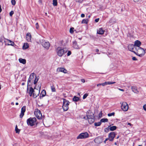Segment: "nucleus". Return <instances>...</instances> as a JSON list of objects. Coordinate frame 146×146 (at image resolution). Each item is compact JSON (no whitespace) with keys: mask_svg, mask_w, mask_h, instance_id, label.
I'll return each mask as SVG.
<instances>
[{"mask_svg":"<svg viewBox=\"0 0 146 146\" xmlns=\"http://www.w3.org/2000/svg\"><path fill=\"white\" fill-rule=\"evenodd\" d=\"M34 91V90L32 87H30L29 88V94L30 96H31L32 95H33V93Z\"/></svg>","mask_w":146,"mask_h":146,"instance_id":"aec40b11","label":"nucleus"},{"mask_svg":"<svg viewBox=\"0 0 146 146\" xmlns=\"http://www.w3.org/2000/svg\"><path fill=\"white\" fill-rule=\"evenodd\" d=\"M137 47L136 46H134V47L133 49V51H134V52H133L134 53H135V54H136V53H137V52L138 49V48H137Z\"/></svg>","mask_w":146,"mask_h":146,"instance_id":"72a5a7b5","label":"nucleus"},{"mask_svg":"<svg viewBox=\"0 0 146 146\" xmlns=\"http://www.w3.org/2000/svg\"><path fill=\"white\" fill-rule=\"evenodd\" d=\"M89 134L87 132L82 133L80 134L77 137V139H85L88 137Z\"/></svg>","mask_w":146,"mask_h":146,"instance_id":"0eeeda50","label":"nucleus"},{"mask_svg":"<svg viewBox=\"0 0 146 146\" xmlns=\"http://www.w3.org/2000/svg\"><path fill=\"white\" fill-rule=\"evenodd\" d=\"M94 142L96 143H100L102 142L101 138L100 137L96 138L94 140Z\"/></svg>","mask_w":146,"mask_h":146,"instance_id":"f3484780","label":"nucleus"},{"mask_svg":"<svg viewBox=\"0 0 146 146\" xmlns=\"http://www.w3.org/2000/svg\"><path fill=\"white\" fill-rule=\"evenodd\" d=\"M118 90H119L120 91H123V92H124V90L123 89H121V88H118Z\"/></svg>","mask_w":146,"mask_h":146,"instance_id":"6e6d98bb","label":"nucleus"},{"mask_svg":"<svg viewBox=\"0 0 146 146\" xmlns=\"http://www.w3.org/2000/svg\"><path fill=\"white\" fill-rule=\"evenodd\" d=\"M137 48L138 49L136 54L140 57L142 56L145 53V50L143 49L140 47H137Z\"/></svg>","mask_w":146,"mask_h":146,"instance_id":"7ed1b4c3","label":"nucleus"},{"mask_svg":"<svg viewBox=\"0 0 146 146\" xmlns=\"http://www.w3.org/2000/svg\"><path fill=\"white\" fill-rule=\"evenodd\" d=\"M26 38V40L28 42H31V36L30 33H28L27 34Z\"/></svg>","mask_w":146,"mask_h":146,"instance_id":"ddd939ff","label":"nucleus"},{"mask_svg":"<svg viewBox=\"0 0 146 146\" xmlns=\"http://www.w3.org/2000/svg\"><path fill=\"white\" fill-rule=\"evenodd\" d=\"M121 109L124 111H127L128 109V105L125 102H123L121 106Z\"/></svg>","mask_w":146,"mask_h":146,"instance_id":"1a4fd4ad","label":"nucleus"},{"mask_svg":"<svg viewBox=\"0 0 146 146\" xmlns=\"http://www.w3.org/2000/svg\"><path fill=\"white\" fill-rule=\"evenodd\" d=\"M71 54V52L70 51H68L67 53V56H70Z\"/></svg>","mask_w":146,"mask_h":146,"instance_id":"49530a36","label":"nucleus"},{"mask_svg":"<svg viewBox=\"0 0 146 146\" xmlns=\"http://www.w3.org/2000/svg\"><path fill=\"white\" fill-rule=\"evenodd\" d=\"M79 99L80 98H79L76 96H74L73 98V101L75 102H77Z\"/></svg>","mask_w":146,"mask_h":146,"instance_id":"cd10ccee","label":"nucleus"},{"mask_svg":"<svg viewBox=\"0 0 146 146\" xmlns=\"http://www.w3.org/2000/svg\"><path fill=\"white\" fill-rule=\"evenodd\" d=\"M108 119L107 118H103L102 119L100 120L101 122H106L108 121Z\"/></svg>","mask_w":146,"mask_h":146,"instance_id":"c85d7f7f","label":"nucleus"},{"mask_svg":"<svg viewBox=\"0 0 146 146\" xmlns=\"http://www.w3.org/2000/svg\"><path fill=\"white\" fill-rule=\"evenodd\" d=\"M36 27L37 29H38L39 28V26L38 23H37L36 24Z\"/></svg>","mask_w":146,"mask_h":146,"instance_id":"a18cd8bd","label":"nucleus"},{"mask_svg":"<svg viewBox=\"0 0 146 146\" xmlns=\"http://www.w3.org/2000/svg\"><path fill=\"white\" fill-rule=\"evenodd\" d=\"M106 85V82H105L104 83H102V86H105V85Z\"/></svg>","mask_w":146,"mask_h":146,"instance_id":"3c124183","label":"nucleus"},{"mask_svg":"<svg viewBox=\"0 0 146 146\" xmlns=\"http://www.w3.org/2000/svg\"><path fill=\"white\" fill-rule=\"evenodd\" d=\"M2 11V9L1 8V5H0V13H1V12Z\"/></svg>","mask_w":146,"mask_h":146,"instance_id":"bf43d9fd","label":"nucleus"},{"mask_svg":"<svg viewBox=\"0 0 146 146\" xmlns=\"http://www.w3.org/2000/svg\"><path fill=\"white\" fill-rule=\"evenodd\" d=\"M128 125H129L130 126L132 125V124L130 123H128Z\"/></svg>","mask_w":146,"mask_h":146,"instance_id":"052dcab7","label":"nucleus"},{"mask_svg":"<svg viewBox=\"0 0 146 146\" xmlns=\"http://www.w3.org/2000/svg\"><path fill=\"white\" fill-rule=\"evenodd\" d=\"M35 87H36V89L40 91L41 88V84H39L37 86H36V85Z\"/></svg>","mask_w":146,"mask_h":146,"instance_id":"473e14b6","label":"nucleus"},{"mask_svg":"<svg viewBox=\"0 0 146 146\" xmlns=\"http://www.w3.org/2000/svg\"><path fill=\"white\" fill-rule=\"evenodd\" d=\"M25 83L24 82H23V83H22V85H23H23H25Z\"/></svg>","mask_w":146,"mask_h":146,"instance_id":"680f3d73","label":"nucleus"},{"mask_svg":"<svg viewBox=\"0 0 146 146\" xmlns=\"http://www.w3.org/2000/svg\"><path fill=\"white\" fill-rule=\"evenodd\" d=\"M29 47V45L27 43H25L23 47V48L24 49H25Z\"/></svg>","mask_w":146,"mask_h":146,"instance_id":"a878e982","label":"nucleus"},{"mask_svg":"<svg viewBox=\"0 0 146 146\" xmlns=\"http://www.w3.org/2000/svg\"><path fill=\"white\" fill-rule=\"evenodd\" d=\"M34 114L36 117L38 119H41L42 116L40 111L37 109L35 110L34 111Z\"/></svg>","mask_w":146,"mask_h":146,"instance_id":"423d86ee","label":"nucleus"},{"mask_svg":"<svg viewBox=\"0 0 146 146\" xmlns=\"http://www.w3.org/2000/svg\"><path fill=\"white\" fill-rule=\"evenodd\" d=\"M15 130L16 132V133H19V132L20 131V129H18L17 128V125H16V127H15Z\"/></svg>","mask_w":146,"mask_h":146,"instance_id":"c9c22d12","label":"nucleus"},{"mask_svg":"<svg viewBox=\"0 0 146 146\" xmlns=\"http://www.w3.org/2000/svg\"><path fill=\"white\" fill-rule=\"evenodd\" d=\"M7 40L9 42L8 43L9 44H8V45L13 46L14 44V43L13 42L8 39H7Z\"/></svg>","mask_w":146,"mask_h":146,"instance_id":"c756f323","label":"nucleus"},{"mask_svg":"<svg viewBox=\"0 0 146 146\" xmlns=\"http://www.w3.org/2000/svg\"><path fill=\"white\" fill-rule=\"evenodd\" d=\"M134 45H133L132 44H129L128 45V48L129 50L132 52H134V51H133V48H134Z\"/></svg>","mask_w":146,"mask_h":146,"instance_id":"2eb2a0df","label":"nucleus"},{"mask_svg":"<svg viewBox=\"0 0 146 146\" xmlns=\"http://www.w3.org/2000/svg\"><path fill=\"white\" fill-rule=\"evenodd\" d=\"M98 51H99V50H98V49H96V52H98Z\"/></svg>","mask_w":146,"mask_h":146,"instance_id":"e2e57ef3","label":"nucleus"},{"mask_svg":"<svg viewBox=\"0 0 146 146\" xmlns=\"http://www.w3.org/2000/svg\"><path fill=\"white\" fill-rule=\"evenodd\" d=\"M99 20V18H97L95 19V21L96 22H98Z\"/></svg>","mask_w":146,"mask_h":146,"instance_id":"864d4df0","label":"nucleus"},{"mask_svg":"<svg viewBox=\"0 0 146 146\" xmlns=\"http://www.w3.org/2000/svg\"><path fill=\"white\" fill-rule=\"evenodd\" d=\"M104 33V31L102 29V28H100L97 32L98 34L100 35L103 34Z\"/></svg>","mask_w":146,"mask_h":146,"instance_id":"412c9836","label":"nucleus"},{"mask_svg":"<svg viewBox=\"0 0 146 146\" xmlns=\"http://www.w3.org/2000/svg\"><path fill=\"white\" fill-rule=\"evenodd\" d=\"M66 48H62L60 47H58L56 49V52L57 55L59 56H62L67 52Z\"/></svg>","mask_w":146,"mask_h":146,"instance_id":"f257e3e1","label":"nucleus"},{"mask_svg":"<svg viewBox=\"0 0 146 146\" xmlns=\"http://www.w3.org/2000/svg\"><path fill=\"white\" fill-rule=\"evenodd\" d=\"M14 11H11L10 13H9V15L10 16H12L14 14Z\"/></svg>","mask_w":146,"mask_h":146,"instance_id":"c03bdc74","label":"nucleus"},{"mask_svg":"<svg viewBox=\"0 0 146 146\" xmlns=\"http://www.w3.org/2000/svg\"><path fill=\"white\" fill-rule=\"evenodd\" d=\"M132 59L133 60H137V59L135 57H133L132 58Z\"/></svg>","mask_w":146,"mask_h":146,"instance_id":"09e8293b","label":"nucleus"},{"mask_svg":"<svg viewBox=\"0 0 146 146\" xmlns=\"http://www.w3.org/2000/svg\"><path fill=\"white\" fill-rule=\"evenodd\" d=\"M38 78L36 76L35 78V80L34 82V84H36V83H37L38 81Z\"/></svg>","mask_w":146,"mask_h":146,"instance_id":"f704fd0d","label":"nucleus"},{"mask_svg":"<svg viewBox=\"0 0 146 146\" xmlns=\"http://www.w3.org/2000/svg\"><path fill=\"white\" fill-rule=\"evenodd\" d=\"M26 111V107L23 106L22 107L21 109V113L20 115V118H22L24 115V113Z\"/></svg>","mask_w":146,"mask_h":146,"instance_id":"f8f14e48","label":"nucleus"},{"mask_svg":"<svg viewBox=\"0 0 146 146\" xmlns=\"http://www.w3.org/2000/svg\"><path fill=\"white\" fill-rule=\"evenodd\" d=\"M115 114V113L114 112H112L111 113H109L108 114V115L110 117L112 116H114Z\"/></svg>","mask_w":146,"mask_h":146,"instance_id":"ea45409f","label":"nucleus"},{"mask_svg":"<svg viewBox=\"0 0 146 146\" xmlns=\"http://www.w3.org/2000/svg\"><path fill=\"white\" fill-rule=\"evenodd\" d=\"M100 85L99 84H97V86L98 87V86H100V85Z\"/></svg>","mask_w":146,"mask_h":146,"instance_id":"0e129e2a","label":"nucleus"},{"mask_svg":"<svg viewBox=\"0 0 146 146\" xmlns=\"http://www.w3.org/2000/svg\"><path fill=\"white\" fill-rule=\"evenodd\" d=\"M83 0H76V2L80 3H82Z\"/></svg>","mask_w":146,"mask_h":146,"instance_id":"37998d69","label":"nucleus"},{"mask_svg":"<svg viewBox=\"0 0 146 146\" xmlns=\"http://www.w3.org/2000/svg\"><path fill=\"white\" fill-rule=\"evenodd\" d=\"M119 138V136H117V137L116 138H117V139H118Z\"/></svg>","mask_w":146,"mask_h":146,"instance_id":"774afa93","label":"nucleus"},{"mask_svg":"<svg viewBox=\"0 0 146 146\" xmlns=\"http://www.w3.org/2000/svg\"><path fill=\"white\" fill-rule=\"evenodd\" d=\"M102 111H101L100 112L99 114V117H101L102 116Z\"/></svg>","mask_w":146,"mask_h":146,"instance_id":"603ef678","label":"nucleus"},{"mask_svg":"<svg viewBox=\"0 0 146 146\" xmlns=\"http://www.w3.org/2000/svg\"><path fill=\"white\" fill-rule=\"evenodd\" d=\"M108 139L109 140V138L106 139L104 141V142L105 143H106V141H107V140H108Z\"/></svg>","mask_w":146,"mask_h":146,"instance_id":"4d7b16f0","label":"nucleus"},{"mask_svg":"<svg viewBox=\"0 0 146 146\" xmlns=\"http://www.w3.org/2000/svg\"><path fill=\"white\" fill-rule=\"evenodd\" d=\"M101 124V122L100 121V122H96L94 123V125L96 126H100Z\"/></svg>","mask_w":146,"mask_h":146,"instance_id":"2f4dec72","label":"nucleus"},{"mask_svg":"<svg viewBox=\"0 0 146 146\" xmlns=\"http://www.w3.org/2000/svg\"><path fill=\"white\" fill-rule=\"evenodd\" d=\"M34 73H31L30 76L29 77V80L28 81V84L29 83H30L31 82V80H32V79L33 78H34Z\"/></svg>","mask_w":146,"mask_h":146,"instance_id":"6ab92c4d","label":"nucleus"},{"mask_svg":"<svg viewBox=\"0 0 146 146\" xmlns=\"http://www.w3.org/2000/svg\"><path fill=\"white\" fill-rule=\"evenodd\" d=\"M57 71L58 72H62L64 73H66L67 72L66 70L63 68H58L57 69Z\"/></svg>","mask_w":146,"mask_h":146,"instance_id":"4468645a","label":"nucleus"},{"mask_svg":"<svg viewBox=\"0 0 146 146\" xmlns=\"http://www.w3.org/2000/svg\"><path fill=\"white\" fill-rule=\"evenodd\" d=\"M81 81L82 82L84 83L85 82V80L84 79H82Z\"/></svg>","mask_w":146,"mask_h":146,"instance_id":"13d9d810","label":"nucleus"},{"mask_svg":"<svg viewBox=\"0 0 146 146\" xmlns=\"http://www.w3.org/2000/svg\"><path fill=\"white\" fill-rule=\"evenodd\" d=\"M87 117L88 122L90 124H91L94 122V116L93 113H91L90 115H87Z\"/></svg>","mask_w":146,"mask_h":146,"instance_id":"39448f33","label":"nucleus"},{"mask_svg":"<svg viewBox=\"0 0 146 146\" xmlns=\"http://www.w3.org/2000/svg\"><path fill=\"white\" fill-rule=\"evenodd\" d=\"M46 94V91L45 90H43L41 92L40 96L42 95V96H40V98H41L42 97H44Z\"/></svg>","mask_w":146,"mask_h":146,"instance_id":"b1692460","label":"nucleus"},{"mask_svg":"<svg viewBox=\"0 0 146 146\" xmlns=\"http://www.w3.org/2000/svg\"><path fill=\"white\" fill-rule=\"evenodd\" d=\"M108 127L109 128V129L111 131H113L115 130L117 128V127L115 126H110Z\"/></svg>","mask_w":146,"mask_h":146,"instance_id":"393cba45","label":"nucleus"},{"mask_svg":"<svg viewBox=\"0 0 146 146\" xmlns=\"http://www.w3.org/2000/svg\"><path fill=\"white\" fill-rule=\"evenodd\" d=\"M143 108L144 110L146 111V104L144 105L143 106Z\"/></svg>","mask_w":146,"mask_h":146,"instance_id":"8fccbe9b","label":"nucleus"},{"mask_svg":"<svg viewBox=\"0 0 146 146\" xmlns=\"http://www.w3.org/2000/svg\"><path fill=\"white\" fill-rule=\"evenodd\" d=\"M53 5L54 6H56L57 5V0H53Z\"/></svg>","mask_w":146,"mask_h":146,"instance_id":"7c9ffc66","label":"nucleus"},{"mask_svg":"<svg viewBox=\"0 0 146 146\" xmlns=\"http://www.w3.org/2000/svg\"><path fill=\"white\" fill-rule=\"evenodd\" d=\"M116 135L114 132H112L110 133L108 135V138L109 141H113Z\"/></svg>","mask_w":146,"mask_h":146,"instance_id":"9d476101","label":"nucleus"},{"mask_svg":"<svg viewBox=\"0 0 146 146\" xmlns=\"http://www.w3.org/2000/svg\"><path fill=\"white\" fill-rule=\"evenodd\" d=\"M131 89L132 91L135 93L137 94L139 92V91L137 90V88L136 86H132Z\"/></svg>","mask_w":146,"mask_h":146,"instance_id":"dca6fc26","label":"nucleus"},{"mask_svg":"<svg viewBox=\"0 0 146 146\" xmlns=\"http://www.w3.org/2000/svg\"><path fill=\"white\" fill-rule=\"evenodd\" d=\"M81 17L83 18L85 17V15L84 14H82L81 15Z\"/></svg>","mask_w":146,"mask_h":146,"instance_id":"5fc2aeb1","label":"nucleus"},{"mask_svg":"<svg viewBox=\"0 0 146 146\" xmlns=\"http://www.w3.org/2000/svg\"><path fill=\"white\" fill-rule=\"evenodd\" d=\"M99 84V85H100V86H102V83H100V84Z\"/></svg>","mask_w":146,"mask_h":146,"instance_id":"338daca9","label":"nucleus"},{"mask_svg":"<svg viewBox=\"0 0 146 146\" xmlns=\"http://www.w3.org/2000/svg\"><path fill=\"white\" fill-rule=\"evenodd\" d=\"M16 104V105H18L19 104H18V103L17 102V103H16V104Z\"/></svg>","mask_w":146,"mask_h":146,"instance_id":"69168bd1","label":"nucleus"},{"mask_svg":"<svg viewBox=\"0 0 146 146\" xmlns=\"http://www.w3.org/2000/svg\"><path fill=\"white\" fill-rule=\"evenodd\" d=\"M89 20L88 19H83L82 20V23L83 24H87Z\"/></svg>","mask_w":146,"mask_h":146,"instance_id":"bb28decb","label":"nucleus"},{"mask_svg":"<svg viewBox=\"0 0 146 146\" xmlns=\"http://www.w3.org/2000/svg\"><path fill=\"white\" fill-rule=\"evenodd\" d=\"M73 47L76 49H79V48L77 45V42L76 41H74L73 42Z\"/></svg>","mask_w":146,"mask_h":146,"instance_id":"4be33fe9","label":"nucleus"},{"mask_svg":"<svg viewBox=\"0 0 146 146\" xmlns=\"http://www.w3.org/2000/svg\"><path fill=\"white\" fill-rule=\"evenodd\" d=\"M19 60L20 63H22L23 64H25L26 63V60L25 59L20 58L19 59Z\"/></svg>","mask_w":146,"mask_h":146,"instance_id":"5701e85b","label":"nucleus"},{"mask_svg":"<svg viewBox=\"0 0 146 146\" xmlns=\"http://www.w3.org/2000/svg\"><path fill=\"white\" fill-rule=\"evenodd\" d=\"M74 28H71L70 29V33L71 34H72L74 33Z\"/></svg>","mask_w":146,"mask_h":146,"instance_id":"58836bf2","label":"nucleus"},{"mask_svg":"<svg viewBox=\"0 0 146 146\" xmlns=\"http://www.w3.org/2000/svg\"><path fill=\"white\" fill-rule=\"evenodd\" d=\"M88 96V94H85L83 97V99H85Z\"/></svg>","mask_w":146,"mask_h":146,"instance_id":"79ce46f5","label":"nucleus"},{"mask_svg":"<svg viewBox=\"0 0 146 146\" xmlns=\"http://www.w3.org/2000/svg\"><path fill=\"white\" fill-rule=\"evenodd\" d=\"M106 85L108 84H113L115 83V82H106Z\"/></svg>","mask_w":146,"mask_h":146,"instance_id":"e433bc0d","label":"nucleus"},{"mask_svg":"<svg viewBox=\"0 0 146 146\" xmlns=\"http://www.w3.org/2000/svg\"><path fill=\"white\" fill-rule=\"evenodd\" d=\"M40 42L44 48L47 49L49 48L50 45L49 43L48 42L44 40H42Z\"/></svg>","mask_w":146,"mask_h":146,"instance_id":"6e6552de","label":"nucleus"},{"mask_svg":"<svg viewBox=\"0 0 146 146\" xmlns=\"http://www.w3.org/2000/svg\"><path fill=\"white\" fill-rule=\"evenodd\" d=\"M3 36H1L0 38V42H2L3 40Z\"/></svg>","mask_w":146,"mask_h":146,"instance_id":"de8ad7c7","label":"nucleus"},{"mask_svg":"<svg viewBox=\"0 0 146 146\" xmlns=\"http://www.w3.org/2000/svg\"><path fill=\"white\" fill-rule=\"evenodd\" d=\"M63 105L62 108L64 111H67L68 109V105L70 104V102L66 100L65 99H63Z\"/></svg>","mask_w":146,"mask_h":146,"instance_id":"20e7f679","label":"nucleus"},{"mask_svg":"<svg viewBox=\"0 0 146 146\" xmlns=\"http://www.w3.org/2000/svg\"><path fill=\"white\" fill-rule=\"evenodd\" d=\"M34 89V91L33 93V97L34 98H35L39 95L40 91L36 89V87H35Z\"/></svg>","mask_w":146,"mask_h":146,"instance_id":"9b49d317","label":"nucleus"},{"mask_svg":"<svg viewBox=\"0 0 146 146\" xmlns=\"http://www.w3.org/2000/svg\"><path fill=\"white\" fill-rule=\"evenodd\" d=\"M11 3H12V4L13 5H15L16 4V1L15 0H12L11 1Z\"/></svg>","mask_w":146,"mask_h":146,"instance_id":"a19ab883","label":"nucleus"},{"mask_svg":"<svg viewBox=\"0 0 146 146\" xmlns=\"http://www.w3.org/2000/svg\"><path fill=\"white\" fill-rule=\"evenodd\" d=\"M51 89L52 92H55L56 91L55 88L54 86H51Z\"/></svg>","mask_w":146,"mask_h":146,"instance_id":"4c0bfd02","label":"nucleus"},{"mask_svg":"<svg viewBox=\"0 0 146 146\" xmlns=\"http://www.w3.org/2000/svg\"><path fill=\"white\" fill-rule=\"evenodd\" d=\"M36 118L30 117L27 120V122L28 125L32 126L36 124Z\"/></svg>","mask_w":146,"mask_h":146,"instance_id":"f03ea898","label":"nucleus"},{"mask_svg":"<svg viewBox=\"0 0 146 146\" xmlns=\"http://www.w3.org/2000/svg\"><path fill=\"white\" fill-rule=\"evenodd\" d=\"M141 43L140 41L137 40L135 42L134 45L136 47H140L139 46L141 45Z\"/></svg>","mask_w":146,"mask_h":146,"instance_id":"a211bd4d","label":"nucleus"}]
</instances>
